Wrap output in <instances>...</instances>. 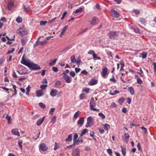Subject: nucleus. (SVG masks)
Returning a JSON list of instances; mask_svg holds the SVG:
<instances>
[{
    "mask_svg": "<svg viewBox=\"0 0 156 156\" xmlns=\"http://www.w3.org/2000/svg\"><path fill=\"white\" fill-rule=\"evenodd\" d=\"M25 66H28L32 70H36L41 69V68L38 64L31 62L30 60L25 64Z\"/></svg>",
    "mask_w": 156,
    "mask_h": 156,
    "instance_id": "1",
    "label": "nucleus"
},
{
    "mask_svg": "<svg viewBox=\"0 0 156 156\" xmlns=\"http://www.w3.org/2000/svg\"><path fill=\"white\" fill-rule=\"evenodd\" d=\"M94 120L92 116H89L87 119V123L85 125L86 128L92 126L94 124Z\"/></svg>",
    "mask_w": 156,
    "mask_h": 156,
    "instance_id": "2",
    "label": "nucleus"
},
{
    "mask_svg": "<svg viewBox=\"0 0 156 156\" xmlns=\"http://www.w3.org/2000/svg\"><path fill=\"white\" fill-rule=\"evenodd\" d=\"M118 33L117 32H113L110 31L108 34V35L109 37L110 38L114 39L117 35Z\"/></svg>",
    "mask_w": 156,
    "mask_h": 156,
    "instance_id": "3",
    "label": "nucleus"
},
{
    "mask_svg": "<svg viewBox=\"0 0 156 156\" xmlns=\"http://www.w3.org/2000/svg\"><path fill=\"white\" fill-rule=\"evenodd\" d=\"M18 33L22 36L26 35L27 34L28 31L26 29H21L17 30Z\"/></svg>",
    "mask_w": 156,
    "mask_h": 156,
    "instance_id": "4",
    "label": "nucleus"
},
{
    "mask_svg": "<svg viewBox=\"0 0 156 156\" xmlns=\"http://www.w3.org/2000/svg\"><path fill=\"white\" fill-rule=\"evenodd\" d=\"M96 106V103L94 100V98H92L91 99L90 103V110H92Z\"/></svg>",
    "mask_w": 156,
    "mask_h": 156,
    "instance_id": "5",
    "label": "nucleus"
},
{
    "mask_svg": "<svg viewBox=\"0 0 156 156\" xmlns=\"http://www.w3.org/2000/svg\"><path fill=\"white\" fill-rule=\"evenodd\" d=\"M48 37H47L46 38L44 39V40L42 41H37L36 43V45H43L44 44L48 42Z\"/></svg>",
    "mask_w": 156,
    "mask_h": 156,
    "instance_id": "6",
    "label": "nucleus"
},
{
    "mask_svg": "<svg viewBox=\"0 0 156 156\" xmlns=\"http://www.w3.org/2000/svg\"><path fill=\"white\" fill-rule=\"evenodd\" d=\"M39 149L42 151H46L48 150V147L44 143L41 144L39 146Z\"/></svg>",
    "mask_w": 156,
    "mask_h": 156,
    "instance_id": "7",
    "label": "nucleus"
},
{
    "mask_svg": "<svg viewBox=\"0 0 156 156\" xmlns=\"http://www.w3.org/2000/svg\"><path fill=\"white\" fill-rule=\"evenodd\" d=\"M26 55L24 54L23 56L22 60L21 61V63L25 65V64L30 61V60L28 59H26Z\"/></svg>",
    "mask_w": 156,
    "mask_h": 156,
    "instance_id": "8",
    "label": "nucleus"
},
{
    "mask_svg": "<svg viewBox=\"0 0 156 156\" xmlns=\"http://www.w3.org/2000/svg\"><path fill=\"white\" fill-rule=\"evenodd\" d=\"M63 78L66 82L68 83H70L72 81V78L67 75L64 76Z\"/></svg>",
    "mask_w": 156,
    "mask_h": 156,
    "instance_id": "9",
    "label": "nucleus"
},
{
    "mask_svg": "<svg viewBox=\"0 0 156 156\" xmlns=\"http://www.w3.org/2000/svg\"><path fill=\"white\" fill-rule=\"evenodd\" d=\"M111 15L115 17H119V13L114 10L112 9L111 10Z\"/></svg>",
    "mask_w": 156,
    "mask_h": 156,
    "instance_id": "10",
    "label": "nucleus"
},
{
    "mask_svg": "<svg viewBox=\"0 0 156 156\" xmlns=\"http://www.w3.org/2000/svg\"><path fill=\"white\" fill-rule=\"evenodd\" d=\"M58 92V90L55 89H52L50 93V95L52 97L56 96Z\"/></svg>",
    "mask_w": 156,
    "mask_h": 156,
    "instance_id": "11",
    "label": "nucleus"
},
{
    "mask_svg": "<svg viewBox=\"0 0 156 156\" xmlns=\"http://www.w3.org/2000/svg\"><path fill=\"white\" fill-rule=\"evenodd\" d=\"M97 20V19L96 17H93L90 21V23L91 25L93 26L96 25Z\"/></svg>",
    "mask_w": 156,
    "mask_h": 156,
    "instance_id": "12",
    "label": "nucleus"
},
{
    "mask_svg": "<svg viewBox=\"0 0 156 156\" xmlns=\"http://www.w3.org/2000/svg\"><path fill=\"white\" fill-rule=\"evenodd\" d=\"M14 6V2L12 1H10L9 2L8 8L9 10H11L13 9Z\"/></svg>",
    "mask_w": 156,
    "mask_h": 156,
    "instance_id": "13",
    "label": "nucleus"
},
{
    "mask_svg": "<svg viewBox=\"0 0 156 156\" xmlns=\"http://www.w3.org/2000/svg\"><path fill=\"white\" fill-rule=\"evenodd\" d=\"M44 91L42 89L36 91V96L37 97H40L43 95Z\"/></svg>",
    "mask_w": 156,
    "mask_h": 156,
    "instance_id": "14",
    "label": "nucleus"
},
{
    "mask_svg": "<svg viewBox=\"0 0 156 156\" xmlns=\"http://www.w3.org/2000/svg\"><path fill=\"white\" fill-rule=\"evenodd\" d=\"M108 69L106 67L102 69L101 74L103 77H105L106 76L108 72Z\"/></svg>",
    "mask_w": 156,
    "mask_h": 156,
    "instance_id": "15",
    "label": "nucleus"
},
{
    "mask_svg": "<svg viewBox=\"0 0 156 156\" xmlns=\"http://www.w3.org/2000/svg\"><path fill=\"white\" fill-rule=\"evenodd\" d=\"M11 132L12 134L14 135H16L18 136H20V134L17 129H13L12 130Z\"/></svg>",
    "mask_w": 156,
    "mask_h": 156,
    "instance_id": "16",
    "label": "nucleus"
},
{
    "mask_svg": "<svg viewBox=\"0 0 156 156\" xmlns=\"http://www.w3.org/2000/svg\"><path fill=\"white\" fill-rule=\"evenodd\" d=\"M45 118V117L44 116L42 118L38 119L37 122V126H39L41 125L44 121Z\"/></svg>",
    "mask_w": 156,
    "mask_h": 156,
    "instance_id": "17",
    "label": "nucleus"
},
{
    "mask_svg": "<svg viewBox=\"0 0 156 156\" xmlns=\"http://www.w3.org/2000/svg\"><path fill=\"white\" fill-rule=\"evenodd\" d=\"M98 83V80L94 79H92L90 81V85L92 86Z\"/></svg>",
    "mask_w": 156,
    "mask_h": 156,
    "instance_id": "18",
    "label": "nucleus"
},
{
    "mask_svg": "<svg viewBox=\"0 0 156 156\" xmlns=\"http://www.w3.org/2000/svg\"><path fill=\"white\" fill-rule=\"evenodd\" d=\"M140 22L142 24L145 25L146 24V20L143 17H140L139 18Z\"/></svg>",
    "mask_w": 156,
    "mask_h": 156,
    "instance_id": "19",
    "label": "nucleus"
},
{
    "mask_svg": "<svg viewBox=\"0 0 156 156\" xmlns=\"http://www.w3.org/2000/svg\"><path fill=\"white\" fill-rule=\"evenodd\" d=\"M84 118L83 117L80 118L78 121H77V124L80 125H81L84 122Z\"/></svg>",
    "mask_w": 156,
    "mask_h": 156,
    "instance_id": "20",
    "label": "nucleus"
},
{
    "mask_svg": "<svg viewBox=\"0 0 156 156\" xmlns=\"http://www.w3.org/2000/svg\"><path fill=\"white\" fill-rule=\"evenodd\" d=\"M27 41V38H22L21 41L22 45L23 46L24 45L26 44Z\"/></svg>",
    "mask_w": 156,
    "mask_h": 156,
    "instance_id": "21",
    "label": "nucleus"
},
{
    "mask_svg": "<svg viewBox=\"0 0 156 156\" xmlns=\"http://www.w3.org/2000/svg\"><path fill=\"white\" fill-rule=\"evenodd\" d=\"M73 135L71 134L68 135V137L66 139V142L71 141L72 140Z\"/></svg>",
    "mask_w": 156,
    "mask_h": 156,
    "instance_id": "22",
    "label": "nucleus"
},
{
    "mask_svg": "<svg viewBox=\"0 0 156 156\" xmlns=\"http://www.w3.org/2000/svg\"><path fill=\"white\" fill-rule=\"evenodd\" d=\"M93 58L95 60H101V58L100 57H97V55L95 54L94 52H93Z\"/></svg>",
    "mask_w": 156,
    "mask_h": 156,
    "instance_id": "23",
    "label": "nucleus"
},
{
    "mask_svg": "<svg viewBox=\"0 0 156 156\" xmlns=\"http://www.w3.org/2000/svg\"><path fill=\"white\" fill-rule=\"evenodd\" d=\"M61 84V82L59 80H57L55 83V86L57 88H60V87Z\"/></svg>",
    "mask_w": 156,
    "mask_h": 156,
    "instance_id": "24",
    "label": "nucleus"
},
{
    "mask_svg": "<svg viewBox=\"0 0 156 156\" xmlns=\"http://www.w3.org/2000/svg\"><path fill=\"white\" fill-rule=\"evenodd\" d=\"M103 128L105 130H108L110 128V126L108 124L105 123L103 125Z\"/></svg>",
    "mask_w": 156,
    "mask_h": 156,
    "instance_id": "25",
    "label": "nucleus"
},
{
    "mask_svg": "<svg viewBox=\"0 0 156 156\" xmlns=\"http://www.w3.org/2000/svg\"><path fill=\"white\" fill-rule=\"evenodd\" d=\"M128 90L129 91L131 94L133 95L134 94V90L133 87H129L128 88Z\"/></svg>",
    "mask_w": 156,
    "mask_h": 156,
    "instance_id": "26",
    "label": "nucleus"
},
{
    "mask_svg": "<svg viewBox=\"0 0 156 156\" xmlns=\"http://www.w3.org/2000/svg\"><path fill=\"white\" fill-rule=\"evenodd\" d=\"M71 61L72 63H76V60L75 58V56L74 55H72L70 58Z\"/></svg>",
    "mask_w": 156,
    "mask_h": 156,
    "instance_id": "27",
    "label": "nucleus"
},
{
    "mask_svg": "<svg viewBox=\"0 0 156 156\" xmlns=\"http://www.w3.org/2000/svg\"><path fill=\"white\" fill-rule=\"evenodd\" d=\"M78 137V134L76 133H75L73 135V144H75L76 143V140Z\"/></svg>",
    "mask_w": 156,
    "mask_h": 156,
    "instance_id": "28",
    "label": "nucleus"
},
{
    "mask_svg": "<svg viewBox=\"0 0 156 156\" xmlns=\"http://www.w3.org/2000/svg\"><path fill=\"white\" fill-rule=\"evenodd\" d=\"M120 147L122 149V152L123 156H125L126 154V150L125 148H123L122 146Z\"/></svg>",
    "mask_w": 156,
    "mask_h": 156,
    "instance_id": "29",
    "label": "nucleus"
},
{
    "mask_svg": "<svg viewBox=\"0 0 156 156\" xmlns=\"http://www.w3.org/2000/svg\"><path fill=\"white\" fill-rule=\"evenodd\" d=\"M125 100L124 98L122 97V98H119L118 102L120 105H122Z\"/></svg>",
    "mask_w": 156,
    "mask_h": 156,
    "instance_id": "30",
    "label": "nucleus"
},
{
    "mask_svg": "<svg viewBox=\"0 0 156 156\" xmlns=\"http://www.w3.org/2000/svg\"><path fill=\"white\" fill-rule=\"evenodd\" d=\"M68 28V25L65 26L62 30V32H61L60 35L61 36V34H64V33L66 31Z\"/></svg>",
    "mask_w": 156,
    "mask_h": 156,
    "instance_id": "31",
    "label": "nucleus"
},
{
    "mask_svg": "<svg viewBox=\"0 0 156 156\" xmlns=\"http://www.w3.org/2000/svg\"><path fill=\"white\" fill-rule=\"evenodd\" d=\"M88 132V130L86 129H84L82 130L81 133V136H82L84 134L87 133Z\"/></svg>",
    "mask_w": 156,
    "mask_h": 156,
    "instance_id": "32",
    "label": "nucleus"
},
{
    "mask_svg": "<svg viewBox=\"0 0 156 156\" xmlns=\"http://www.w3.org/2000/svg\"><path fill=\"white\" fill-rule=\"evenodd\" d=\"M83 8L82 7H80L79 8L76 9L74 12L76 14L78 13L81 12Z\"/></svg>",
    "mask_w": 156,
    "mask_h": 156,
    "instance_id": "33",
    "label": "nucleus"
},
{
    "mask_svg": "<svg viewBox=\"0 0 156 156\" xmlns=\"http://www.w3.org/2000/svg\"><path fill=\"white\" fill-rule=\"evenodd\" d=\"M6 119H7L8 120V124H9L11 123V117L10 116H9L8 115H7Z\"/></svg>",
    "mask_w": 156,
    "mask_h": 156,
    "instance_id": "34",
    "label": "nucleus"
},
{
    "mask_svg": "<svg viewBox=\"0 0 156 156\" xmlns=\"http://www.w3.org/2000/svg\"><path fill=\"white\" fill-rule=\"evenodd\" d=\"M16 21L18 23H20L22 21V19L21 17L20 16H18L16 19Z\"/></svg>",
    "mask_w": 156,
    "mask_h": 156,
    "instance_id": "35",
    "label": "nucleus"
},
{
    "mask_svg": "<svg viewBox=\"0 0 156 156\" xmlns=\"http://www.w3.org/2000/svg\"><path fill=\"white\" fill-rule=\"evenodd\" d=\"M147 52H143L142 53V58H145L147 57Z\"/></svg>",
    "mask_w": 156,
    "mask_h": 156,
    "instance_id": "36",
    "label": "nucleus"
},
{
    "mask_svg": "<svg viewBox=\"0 0 156 156\" xmlns=\"http://www.w3.org/2000/svg\"><path fill=\"white\" fill-rule=\"evenodd\" d=\"M57 60V59L56 58H55L54 60H53L52 62H50L49 63V65L53 66V65H54V64L56 63Z\"/></svg>",
    "mask_w": 156,
    "mask_h": 156,
    "instance_id": "37",
    "label": "nucleus"
},
{
    "mask_svg": "<svg viewBox=\"0 0 156 156\" xmlns=\"http://www.w3.org/2000/svg\"><path fill=\"white\" fill-rule=\"evenodd\" d=\"M98 115L100 116L102 119H104L105 118V115L101 112L99 113L98 114Z\"/></svg>",
    "mask_w": 156,
    "mask_h": 156,
    "instance_id": "38",
    "label": "nucleus"
},
{
    "mask_svg": "<svg viewBox=\"0 0 156 156\" xmlns=\"http://www.w3.org/2000/svg\"><path fill=\"white\" fill-rule=\"evenodd\" d=\"M129 137V134L127 133H126L124 135V138L126 140H128Z\"/></svg>",
    "mask_w": 156,
    "mask_h": 156,
    "instance_id": "39",
    "label": "nucleus"
},
{
    "mask_svg": "<svg viewBox=\"0 0 156 156\" xmlns=\"http://www.w3.org/2000/svg\"><path fill=\"white\" fill-rule=\"evenodd\" d=\"M89 90V88L86 87L85 88L83 89L82 91L83 93H84V92H86V94H87L88 93Z\"/></svg>",
    "mask_w": 156,
    "mask_h": 156,
    "instance_id": "40",
    "label": "nucleus"
},
{
    "mask_svg": "<svg viewBox=\"0 0 156 156\" xmlns=\"http://www.w3.org/2000/svg\"><path fill=\"white\" fill-rule=\"evenodd\" d=\"M80 152L79 151H76L75 152H74L73 156H79Z\"/></svg>",
    "mask_w": 156,
    "mask_h": 156,
    "instance_id": "41",
    "label": "nucleus"
},
{
    "mask_svg": "<svg viewBox=\"0 0 156 156\" xmlns=\"http://www.w3.org/2000/svg\"><path fill=\"white\" fill-rule=\"evenodd\" d=\"M88 28H87L84 29L82 30L79 33V34H81L83 33L86 32Z\"/></svg>",
    "mask_w": 156,
    "mask_h": 156,
    "instance_id": "42",
    "label": "nucleus"
},
{
    "mask_svg": "<svg viewBox=\"0 0 156 156\" xmlns=\"http://www.w3.org/2000/svg\"><path fill=\"white\" fill-rule=\"evenodd\" d=\"M39 106L43 109H44L46 108L45 105L42 103H40L39 104Z\"/></svg>",
    "mask_w": 156,
    "mask_h": 156,
    "instance_id": "43",
    "label": "nucleus"
},
{
    "mask_svg": "<svg viewBox=\"0 0 156 156\" xmlns=\"http://www.w3.org/2000/svg\"><path fill=\"white\" fill-rule=\"evenodd\" d=\"M85 94H84V93H83V94H81L80 95V99L81 100H83L85 98V96L84 95Z\"/></svg>",
    "mask_w": 156,
    "mask_h": 156,
    "instance_id": "44",
    "label": "nucleus"
},
{
    "mask_svg": "<svg viewBox=\"0 0 156 156\" xmlns=\"http://www.w3.org/2000/svg\"><path fill=\"white\" fill-rule=\"evenodd\" d=\"M79 111H78L76 112L74 114L73 117L74 118L76 119L79 116Z\"/></svg>",
    "mask_w": 156,
    "mask_h": 156,
    "instance_id": "45",
    "label": "nucleus"
},
{
    "mask_svg": "<svg viewBox=\"0 0 156 156\" xmlns=\"http://www.w3.org/2000/svg\"><path fill=\"white\" fill-rule=\"evenodd\" d=\"M47 85H41L40 86V88L41 89H45L47 87Z\"/></svg>",
    "mask_w": 156,
    "mask_h": 156,
    "instance_id": "46",
    "label": "nucleus"
},
{
    "mask_svg": "<svg viewBox=\"0 0 156 156\" xmlns=\"http://www.w3.org/2000/svg\"><path fill=\"white\" fill-rule=\"evenodd\" d=\"M133 30H134V31L136 33L139 34L140 33V30L138 28H135L133 29Z\"/></svg>",
    "mask_w": 156,
    "mask_h": 156,
    "instance_id": "47",
    "label": "nucleus"
},
{
    "mask_svg": "<svg viewBox=\"0 0 156 156\" xmlns=\"http://www.w3.org/2000/svg\"><path fill=\"white\" fill-rule=\"evenodd\" d=\"M107 152L111 156L112 155V150L111 149H107Z\"/></svg>",
    "mask_w": 156,
    "mask_h": 156,
    "instance_id": "48",
    "label": "nucleus"
},
{
    "mask_svg": "<svg viewBox=\"0 0 156 156\" xmlns=\"http://www.w3.org/2000/svg\"><path fill=\"white\" fill-rule=\"evenodd\" d=\"M47 21H41L40 22V25H45L47 23H48Z\"/></svg>",
    "mask_w": 156,
    "mask_h": 156,
    "instance_id": "49",
    "label": "nucleus"
},
{
    "mask_svg": "<svg viewBox=\"0 0 156 156\" xmlns=\"http://www.w3.org/2000/svg\"><path fill=\"white\" fill-rule=\"evenodd\" d=\"M56 117L55 116H54L51 119V123H54L55 121Z\"/></svg>",
    "mask_w": 156,
    "mask_h": 156,
    "instance_id": "50",
    "label": "nucleus"
},
{
    "mask_svg": "<svg viewBox=\"0 0 156 156\" xmlns=\"http://www.w3.org/2000/svg\"><path fill=\"white\" fill-rule=\"evenodd\" d=\"M15 50V48H12L11 50H9L6 53V54H8L10 53H12Z\"/></svg>",
    "mask_w": 156,
    "mask_h": 156,
    "instance_id": "51",
    "label": "nucleus"
},
{
    "mask_svg": "<svg viewBox=\"0 0 156 156\" xmlns=\"http://www.w3.org/2000/svg\"><path fill=\"white\" fill-rule=\"evenodd\" d=\"M24 11L25 12H27L30 9V8L29 7H26L25 5H24Z\"/></svg>",
    "mask_w": 156,
    "mask_h": 156,
    "instance_id": "52",
    "label": "nucleus"
},
{
    "mask_svg": "<svg viewBox=\"0 0 156 156\" xmlns=\"http://www.w3.org/2000/svg\"><path fill=\"white\" fill-rule=\"evenodd\" d=\"M137 81L139 84H141L143 83L142 80L140 78H138L137 79Z\"/></svg>",
    "mask_w": 156,
    "mask_h": 156,
    "instance_id": "53",
    "label": "nucleus"
},
{
    "mask_svg": "<svg viewBox=\"0 0 156 156\" xmlns=\"http://www.w3.org/2000/svg\"><path fill=\"white\" fill-rule=\"evenodd\" d=\"M141 129L143 130L145 134L147 133V130L146 128L144 127V126H143L141 128Z\"/></svg>",
    "mask_w": 156,
    "mask_h": 156,
    "instance_id": "54",
    "label": "nucleus"
},
{
    "mask_svg": "<svg viewBox=\"0 0 156 156\" xmlns=\"http://www.w3.org/2000/svg\"><path fill=\"white\" fill-rule=\"evenodd\" d=\"M57 17H55V18H54L52 20H49L48 22V23H49V24H51V23H53L54 22V21L55 20L57 19Z\"/></svg>",
    "mask_w": 156,
    "mask_h": 156,
    "instance_id": "55",
    "label": "nucleus"
},
{
    "mask_svg": "<svg viewBox=\"0 0 156 156\" xmlns=\"http://www.w3.org/2000/svg\"><path fill=\"white\" fill-rule=\"evenodd\" d=\"M90 135L91 137H93V138L95 140H96V138L94 137V132H93V131L91 132L90 133Z\"/></svg>",
    "mask_w": 156,
    "mask_h": 156,
    "instance_id": "56",
    "label": "nucleus"
},
{
    "mask_svg": "<svg viewBox=\"0 0 156 156\" xmlns=\"http://www.w3.org/2000/svg\"><path fill=\"white\" fill-rule=\"evenodd\" d=\"M22 143L23 142L21 141H19L18 143L19 146L21 149H22Z\"/></svg>",
    "mask_w": 156,
    "mask_h": 156,
    "instance_id": "57",
    "label": "nucleus"
},
{
    "mask_svg": "<svg viewBox=\"0 0 156 156\" xmlns=\"http://www.w3.org/2000/svg\"><path fill=\"white\" fill-rule=\"evenodd\" d=\"M137 147L138 150L140 151H142V149L141 148L140 144V143H138L137 145Z\"/></svg>",
    "mask_w": 156,
    "mask_h": 156,
    "instance_id": "58",
    "label": "nucleus"
},
{
    "mask_svg": "<svg viewBox=\"0 0 156 156\" xmlns=\"http://www.w3.org/2000/svg\"><path fill=\"white\" fill-rule=\"evenodd\" d=\"M127 100L126 102L129 104H130L131 102V99L130 98L128 97L127 98Z\"/></svg>",
    "mask_w": 156,
    "mask_h": 156,
    "instance_id": "59",
    "label": "nucleus"
},
{
    "mask_svg": "<svg viewBox=\"0 0 156 156\" xmlns=\"http://www.w3.org/2000/svg\"><path fill=\"white\" fill-rule=\"evenodd\" d=\"M70 74L72 77H74L75 75V73L74 71H71L70 73Z\"/></svg>",
    "mask_w": 156,
    "mask_h": 156,
    "instance_id": "60",
    "label": "nucleus"
},
{
    "mask_svg": "<svg viewBox=\"0 0 156 156\" xmlns=\"http://www.w3.org/2000/svg\"><path fill=\"white\" fill-rule=\"evenodd\" d=\"M52 69L54 72H57L58 70V68L55 67H52Z\"/></svg>",
    "mask_w": 156,
    "mask_h": 156,
    "instance_id": "61",
    "label": "nucleus"
},
{
    "mask_svg": "<svg viewBox=\"0 0 156 156\" xmlns=\"http://www.w3.org/2000/svg\"><path fill=\"white\" fill-rule=\"evenodd\" d=\"M69 72V70L68 69H66L63 73V74L64 75V76H65L66 75H67V73H68Z\"/></svg>",
    "mask_w": 156,
    "mask_h": 156,
    "instance_id": "62",
    "label": "nucleus"
},
{
    "mask_svg": "<svg viewBox=\"0 0 156 156\" xmlns=\"http://www.w3.org/2000/svg\"><path fill=\"white\" fill-rule=\"evenodd\" d=\"M122 111L123 112L126 113L128 112V111L127 110L126 108H123L122 109Z\"/></svg>",
    "mask_w": 156,
    "mask_h": 156,
    "instance_id": "63",
    "label": "nucleus"
},
{
    "mask_svg": "<svg viewBox=\"0 0 156 156\" xmlns=\"http://www.w3.org/2000/svg\"><path fill=\"white\" fill-rule=\"evenodd\" d=\"M55 146L54 148V150H56L58 148V146L57 144L58 143L56 142H55Z\"/></svg>",
    "mask_w": 156,
    "mask_h": 156,
    "instance_id": "64",
    "label": "nucleus"
}]
</instances>
